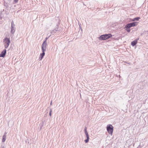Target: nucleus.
<instances>
[{"label": "nucleus", "mask_w": 148, "mask_h": 148, "mask_svg": "<svg viewBox=\"0 0 148 148\" xmlns=\"http://www.w3.org/2000/svg\"><path fill=\"white\" fill-rule=\"evenodd\" d=\"M45 51H42V53H41L40 54V57L39 58V59H40V60H41L43 57H44V56H45Z\"/></svg>", "instance_id": "nucleus-7"}, {"label": "nucleus", "mask_w": 148, "mask_h": 148, "mask_svg": "<svg viewBox=\"0 0 148 148\" xmlns=\"http://www.w3.org/2000/svg\"><path fill=\"white\" fill-rule=\"evenodd\" d=\"M1 148H4V147H1Z\"/></svg>", "instance_id": "nucleus-25"}, {"label": "nucleus", "mask_w": 148, "mask_h": 148, "mask_svg": "<svg viewBox=\"0 0 148 148\" xmlns=\"http://www.w3.org/2000/svg\"><path fill=\"white\" fill-rule=\"evenodd\" d=\"M43 122H42L40 123V124L39 125V126H40V130H41L42 127H43Z\"/></svg>", "instance_id": "nucleus-13"}, {"label": "nucleus", "mask_w": 148, "mask_h": 148, "mask_svg": "<svg viewBox=\"0 0 148 148\" xmlns=\"http://www.w3.org/2000/svg\"><path fill=\"white\" fill-rule=\"evenodd\" d=\"M125 30L127 31L128 32H130V29H129V28H125Z\"/></svg>", "instance_id": "nucleus-16"}, {"label": "nucleus", "mask_w": 148, "mask_h": 148, "mask_svg": "<svg viewBox=\"0 0 148 148\" xmlns=\"http://www.w3.org/2000/svg\"><path fill=\"white\" fill-rule=\"evenodd\" d=\"M3 42L5 48V49L7 48L10 43V37L8 38L6 36L3 40Z\"/></svg>", "instance_id": "nucleus-1"}, {"label": "nucleus", "mask_w": 148, "mask_h": 148, "mask_svg": "<svg viewBox=\"0 0 148 148\" xmlns=\"http://www.w3.org/2000/svg\"><path fill=\"white\" fill-rule=\"evenodd\" d=\"M107 130L108 133L112 135L113 132V127L112 125H108L107 126Z\"/></svg>", "instance_id": "nucleus-3"}, {"label": "nucleus", "mask_w": 148, "mask_h": 148, "mask_svg": "<svg viewBox=\"0 0 148 148\" xmlns=\"http://www.w3.org/2000/svg\"><path fill=\"white\" fill-rule=\"evenodd\" d=\"M140 19V18L139 17L135 18L133 19L132 20V21H138Z\"/></svg>", "instance_id": "nucleus-12"}, {"label": "nucleus", "mask_w": 148, "mask_h": 148, "mask_svg": "<svg viewBox=\"0 0 148 148\" xmlns=\"http://www.w3.org/2000/svg\"><path fill=\"white\" fill-rule=\"evenodd\" d=\"M47 44V41L45 40L42 45V51H45L46 50V47Z\"/></svg>", "instance_id": "nucleus-4"}, {"label": "nucleus", "mask_w": 148, "mask_h": 148, "mask_svg": "<svg viewBox=\"0 0 148 148\" xmlns=\"http://www.w3.org/2000/svg\"><path fill=\"white\" fill-rule=\"evenodd\" d=\"M6 52V50L5 49L3 50L0 54V57H4L5 55Z\"/></svg>", "instance_id": "nucleus-6"}, {"label": "nucleus", "mask_w": 148, "mask_h": 148, "mask_svg": "<svg viewBox=\"0 0 148 148\" xmlns=\"http://www.w3.org/2000/svg\"><path fill=\"white\" fill-rule=\"evenodd\" d=\"M87 127H85V129H84V132H85V133H86V132H87Z\"/></svg>", "instance_id": "nucleus-18"}, {"label": "nucleus", "mask_w": 148, "mask_h": 148, "mask_svg": "<svg viewBox=\"0 0 148 148\" xmlns=\"http://www.w3.org/2000/svg\"><path fill=\"white\" fill-rule=\"evenodd\" d=\"M131 25V27H134L137 25L138 24V22H134L130 23Z\"/></svg>", "instance_id": "nucleus-8"}, {"label": "nucleus", "mask_w": 148, "mask_h": 148, "mask_svg": "<svg viewBox=\"0 0 148 148\" xmlns=\"http://www.w3.org/2000/svg\"><path fill=\"white\" fill-rule=\"evenodd\" d=\"M87 139L85 140L84 141L86 143H87L89 141V138H86Z\"/></svg>", "instance_id": "nucleus-14"}, {"label": "nucleus", "mask_w": 148, "mask_h": 148, "mask_svg": "<svg viewBox=\"0 0 148 148\" xmlns=\"http://www.w3.org/2000/svg\"><path fill=\"white\" fill-rule=\"evenodd\" d=\"M1 19V16L0 15V20Z\"/></svg>", "instance_id": "nucleus-23"}, {"label": "nucleus", "mask_w": 148, "mask_h": 148, "mask_svg": "<svg viewBox=\"0 0 148 148\" xmlns=\"http://www.w3.org/2000/svg\"><path fill=\"white\" fill-rule=\"evenodd\" d=\"M131 26L130 23H128L125 26V28H130L131 27Z\"/></svg>", "instance_id": "nucleus-11"}, {"label": "nucleus", "mask_w": 148, "mask_h": 148, "mask_svg": "<svg viewBox=\"0 0 148 148\" xmlns=\"http://www.w3.org/2000/svg\"><path fill=\"white\" fill-rule=\"evenodd\" d=\"M6 133H5L3 136L2 142H5L6 140Z\"/></svg>", "instance_id": "nucleus-10"}, {"label": "nucleus", "mask_w": 148, "mask_h": 148, "mask_svg": "<svg viewBox=\"0 0 148 148\" xmlns=\"http://www.w3.org/2000/svg\"><path fill=\"white\" fill-rule=\"evenodd\" d=\"M52 104V101H51V103H50V105H51Z\"/></svg>", "instance_id": "nucleus-22"}, {"label": "nucleus", "mask_w": 148, "mask_h": 148, "mask_svg": "<svg viewBox=\"0 0 148 148\" xmlns=\"http://www.w3.org/2000/svg\"><path fill=\"white\" fill-rule=\"evenodd\" d=\"M58 29H57V28L56 29H54V30H53V32L55 33L56 32V31L58 30Z\"/></svg>", "instance_id": "nucleus-17"}, {"label": "nucleus", "mask_w": 148, "mask_h": 148, "mask_svg": "<svg viewBox=\"0 0 148 148\" xmlns=\"http://www.w3.org/2000/svg\"><path fill=\"white\" fill-rule=\"evenodd\" d=\"M47 38H46V39H45V40H46H46H47Z\"/></svg>", "instance_id": "nucleus-24"}, {"label": "nucleus", "mask_w": 148, "mask_h": 148, "mask_svg": "<svg viewBox=\"0 0 148 148\" xmlns=\"http://www.w3.org/2000/svg\"><path fill=\"white\" fill-rule=\"evenodd\" d=\"M86 138H89V135L88 132L85 133Z\"/></svg>", "instance_id": "nucleus-15"}, {"label": "nucleus", "mask_w": 148, "mask_h": 148, "mask_svg": "<svg viewBox=\"0 0 148 148\" xmlns=\"http://www.w3.org/2000/svg\"><path fill=\"white\" fill-rule=\"evenodd\" d=\"M15 32V25L14 22L12 21L11 23V32L12 34H14Z\"/></svg>", "instance_id": "nucleus-5"}, {"label": "nucleus", "mask_w": 148, "mask_h": 148, "mask_svg": "<svg viewBox=\"0 0 148 148\" xmlns=\"http://www.w3.org/2000/svg\"><path fill=\"white\" fill-rule=\"evenodd\" d=\"M51 112H52V110H51H51H50V112H49V115L50 116H51Z\"/></svg>", "instance_id": "nucleus-19"}, {"label": "nucleus", "mask_w": 148, "mask_h": 148, "mask_svg": "<svg viewBox=\"0 0 148 148\" xmlns=\"http://www.w3.org/2000/svg\"><path fill=\"white\" fill-rule=\"evenodd\" d=\"M79 27H80V29H81V30H82V28L80 26H79Z\"/></svg>", "instance_id": "nucleus-21"}, {"label": "nucleus", "mask_w": 148, "mask_h": 148, "mask_svg": "<svg viewBox=\"0 0 148 148\" xmlns=\"http://www.w3.org/2000/svg\"><path fill=\"white\" fill-rule=\"evenodd\" d=\"M112 36L111 34H106L101 35L98 38L100 40H105L108 39Z\"/></svg>", "instance_id": "nucleus-2"}, {"label": "nucleus", "mask_w": 148, "mask_h": 148, "mask_svg": "<svg viewBox=\"0 0 148 148\" xmlns=\"http://www.w3.org/2000/svg\"><path fill=\"white\" fill-rule=\"evenodd\" d=\"M137 40H135L131 42V45L133 46H134L137 43Z\"/></svg>", "instance_id": "nucleus-9"}, {"label": "nucleus", "mask_w": 148, "mask_h": 148, "mask_svg": "<svg viewBox=\"0 0 148 148\" xmlns=\"http://www.w3.org/2000/svg\"><path fill=\"white\" fill-rule=\"evenodd\" d=\"M18 0H14V1L15 3H17L18 1Z\"/></svg>", "instance_id": "nucleus-20"}]
</instances>
